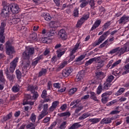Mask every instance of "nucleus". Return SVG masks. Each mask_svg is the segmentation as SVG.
<instances>
[{
	"instance_id": "57",
	"label": "nucleus",
	"mask_w": 129,
	"mask_h": 129,
	"mask_svg": "<svg viewBox=\"0 0 129 129\" xmlns=\"http://www.w3.org/2000/svg\"><path fill=\"white\" fill-rule=\"evenodd\" d=\"M116 102H117V101L116 100H113L109 102V103H108L107 105H109L110 106L111 105H113V104H114V103H116Z\"/></svg>"
},
{
	"instance_id": "34",
	"label": "nucleus",
	"mask_w": 129,
	"mask_h": 129,
	"mask_svg": "<svg viewBox=\"0 0 129 129\" xmlns=\"http://www.w3.org/2000/svg\"><path fill=\"white\" fill-rule=\"evenodd\" d=\"M12 90L13 92H18V91H20V86H19V85H17L13 86Z\"/></svg>"
},
{
	"instance_id": "29",
	"label": "nucleus",
	"mask_w": 129,
	"mask_h": 129,
	"mask_svg": "<svg viewBox=\"0 0 129 129\" xmlns=\"http://www.w3.org/2000/svg\"><path fill=\"white\" fill-rule=\"evenodd\" d=\"M124 88H120L118 91H117V92L115 93V95L117 96H118V95H121V94L124 92Z\"/></svg>"
},
{
	"instance_id": "28",
	"label": "nucleus",
	"mask_w": 129,
	"mask_h": 129,
	"mask_svg": "<svg viewBox=\"0 0 129 129\" xmlns=\"http://www.w3.org/2000/svg\"><path fill=\"white\" fill-rule=\"evenodd\" d=\"M5 27H6V24L4 23H2L1 24L0 35H4V33H5Z\"/></svg>"
},
{
	"instance_id": "36",
	"label": "nucleus",
	"mask_w": 129,
	"mask_h": 129,
	"mask_svg": "<svg viewBox=\"0 0 129 129\" xmlns=\"http://www.w3.org/2000/svg\"><path fill=\"white\" fill-rule=\"evenodd\" d=\"M71 115V113L68 112H64L60 114V116H67V117H69Z\"/></svg>"
},
{
	"instance_id": "40",
	"label": "nucleus",
	"mask_w": 129,
	"mask_h": 129,
	"mask_svg": "<svg viewBox=\"0 0 129 129\" xmlns=\"http://www.w3.org/2000/svg\"><path fill=\"white\" fill-rule=\"evenodd\" d=\"M127 21V18L124 16H123L119 20V24H122V23H125Z\"/></svg>"
},
{
	"instance_id": "50",
	"label": "nucleus",
	"mask_w": 129,
	"mask_h": 129,
	"mask_svg": "<svg viewBox=\"0 0 129 129\" xmlns=\"http://www.w3.org/2000/svg\"><path fill=\"white\" fill-rule=\"evenodd\" d=\"M50 120H51V118L50 117H46L43 119V121L44 123H47V122H49Z\"/></svg>"
},
{
	"instance_id": "39",
	"label": "nucleus",
	"mask_w": 129,
	"mask_h": 129,
	"mask_svg": "<svg viewBox=\"0 0 129 129\" xmlns=\"http://www.w3.org/2000/svg\"><path fill=\"white\" fill-rule=\"evenodd\" d=\"M77 91V88H74L73 89H71L69 91V94L70 95H72V94H74L75 92Z\"/></svg>"
},
{
	"instance_id": "51",
	"label": "nucleus",
	"mask_w": 129,
	"mask_h": 129,
	"mask_svg": "<svg viewBox=\"0 0 129 129\" xmlns=\"http://www.w3.org/2000/svg\"><path fill=\"white\" fill-rule=\"evenodd\" d=\"M12 116V113H10L8 115L4 117V120H8V119H10V118H11Z\"/></svg>"
},
{
	"instance_id": "31",
	"label": "nucleus",
	"mask_w": 129,
	"mask_h": 129,
	"mask_svg": "<svg viewBox=\"0 0 129 129\" xmlns=\"http://www.w3.org/2000/svg\"><path fill=\"white\" fill-rule=\"evenodd\" d=\"M96 62L98 63V67H103V65H104V61L103 60H102L100 59V57H99V60L96 61Z\"/></svg>"
},
{
	"instance_id": "21",
	"label": "nucleus",
	"mask_w": 129,
	"mask_h": 129,
	"mask_svg": "<svg viewBox=\"0 0 129 129\" xmlns=\"http://www.w3.org/2000/svg\"><path fill=\"white\" fill-rule=\"evenodd\" d=\"M96 76L97 77V78H99L100 79H102L105 77V75H104V73L101 72H98L96 73Z\"/></svg>"
},
{
	"instance_id": "7",
	"label": "nucleus",
	"mask_w": 129,
	"mask_h": 129,
	"mask_svg": "<svg viewBox=\"0 0 129 129\" xmlns=\"http://www.w3.org/2000/svg\"><path fill=\"white\" fill-rule=\"evenodd\" d=\"M58 35L61 40H67L68 36L66 31L64 29H61L58 33Z\"/></svg>"
},
{
	"instance_id": "22",
	"label": "nucleus",
	"mask_w": 129,
	"mask_h": 129,
	"mask_svg": "<svg viewBox=\"0 0 129 129\" xmlns=\"http://www.w3.org/2000/svg\"><path fill=\"white\" fill-rule=\"evenodd\" d=\"M48 114V112L46 111H44V110H42L41 111V114L38 116V119L40 120V119H42L43 117L44 116H46Z\"/></svg>"
},
{
	"instance_id": "47",
	"label": "nucleus",
	"mask_w": 129,
	"mask_h": 129,
	"mask_svg": "<svg viewBox=\"0 0 129 129\" xmlns=\"http://www.w3.org/2000/svg\"><path fill=\"white\" fill-rule=\"evenodd\" d=\"M41 97L42 98H45L47 97V91H46V90H44L42 91Z\"/></svg>"
},
{
	"instance_id": "48",
	"label": "nucleus",
	"mask_w": 129,
	"mask_h": 129,
	"mask_svg": "<svg viewBox=\"0 0 129 129\" xmlns=\"http://www.w3.org/2000/svg\"><path fill=\"white\" fill-rule=\"evenodd\" d=\"M83 109V106L78 107L75 110V113H78L81 110Z\"/></svg>"
},
{
	"instance_id": "26",
	"label": "nucleus",
	"mask_w": 129,
	"mask_h": 129,
	"mask_svg": "<svg viewBox=\"0 0 129 129\" xmlns=\"http://www.w3.org/2000/svg\"><path fill=\"white\" fill-rule=\"evenodd\" d=\"M91 94V98L94 100V101L98 102V99H97V97H96V94L95 93L92 92L90 93Z\"/></svg>"
},
{
	"instance_id": "54",
	"label": "nucleus",
	"mask_w": 129,
	"mask_h": 129,
	"mask_svg": "<svg viewBox=\"0 0 129 129\" xmlns=\"http://www.w3.org/2000/svg\"><path fill=\"white\" fill-rule=\"evenodd\" d=\"M67 122L66 121H64L63 122L60 126V129H64L66 127V124H67Z\"/></svg>"
},
{
	"instance_id": "4",
	"label": "nucleus",
	"mask_w": 129,
	"mask_h": 129,
	"mask_svg": "<svg viewBox=\"0 0 129 129\" xmlns=\"http://www.w3.org/2000/svg\"><path fill=\"white\" fill-rule=\"evenodd\" d=\"M1 15L3 18H9L10 16V6H4L2 10Z\"/></svg>"
},
{
	"instance_id": "49",
	"label": "nucleus",
	"mask_w": 129,
	"mask_h": 129,
	"mask_svg": "<svg viewBox=\"0 0 129 129\" xmlns=\"http://www.w3.org/2000/svg\"><path fill=\"white\" fill-rule=\"evenodd\" d=\"M47 73V70L45 69H43L40 72H39V76H42Z\"/></svg>"
},
{
	"instance_id": "35",
	"label": "nucleus",
	"mask_w": 129,
	"mask_h": 129,
	"mask_svg": "<svg viewBox=\"0 0 129 129\" xmlns=\"http://www.w3.org/2000/svg\"><path fill=\"white\" fill-rule=\"evenodd\" d=\"M30 41H36L37 39V34L33 33L30 35Z\"/></svg>"
},
{
	"instance_id": "3",
	"label": "nucleus",
	"mask_w": 129,
	"mask_h": 129,
	"mask_svg": "<svg viewBox=\"0 0 129 129\" xmlns=\"http://www.w3.org/2000/svg\"><path fill=\"white\" fill-rule=\"evenodd\" d=\"M26 51L23 53V56L25 59H27V58H29L30 55H33L34 54L35 49L34 48L30 46L26 47Z\"/></svg>"
},
{
	"instance_id": "55",
	"label": "nucleus",
	"mask_w": 129,
	"mask_h": 129,
	"mask_svg": "<svg viewBox=\"0 0 129 129\" xmlns=\"http://www.w3.org/2000/svg\"><path fill=\"white\" fill-rule=\"evenodd\" d=\"M34 89H38V87H34L32 86H29L28 87V90H29L30 91H33V90H34Z\"/></svg>"
},
{
	"instance_id": "38",
	"label": "nucleus",
	"mask_w": 129,
	"mask_h": 129,
	"mask_svg": "<svg viewBox=\"0 0 129 129\" xmlns=\"http://www.w3.org/2000/svg\"><path fill=\"white\" fill-rule=\"evenodd\" d=\"M27 128L35 129L36 128V125L33 123H30L26 126Z\"/></svg>"
},
{
	"instance_id": "9",
	"label": "nucleus",
	"mask_w": 129,
	"mask_h": 129,
	"mask_svg": "<svg viewBox=\"0 0 129 129\" xmlns=\"http://www.w3.org/2000/svg\"><path fill=\"white\" fill-rule=\"evenodd\" d=\"M10 9L13 14H19V13H20V12L21 11V9L17 4L13 5L10 7Z\"/></svg>"
},
{
	"instance_id": "58",
	"label": "nucleus",
	"mask_w": 129,
	"mask_h": 129,
	"mask_svg": "<svg viewBox=\"0 0 129 129\" xmlns=\"http://www.w3.org/2000/svg\"><path fill=\"white\" fill-rule=\"evenodd\" d=\"M24 105L26 104H29V105H34V101H27L26 102L23 103Z\"/></svg>"
},
{
	"instance_id": "12",
	"label": "nucleus",
	"mask_w": 129,
	"mask_h": 129,
	"mask_svg": "<svg viewBox=\"0 0 129 129\" xmlns=\"http://www.w3.org/2000/svg\"><path fill=\"white\" fill-rule=\"evenodd\" d=\"M105 40V38L101 35L98 41H96L95 42L93 43V46H98V45H100V44H101L102 42H103Z\"/></svg>"
},
{
	"instance_id": "5",
	"label": "nucleus",
	"mask_w": 129,
	"mask_h": 129,
	"mask_svg": "<svg viewBox=\"0 0 129 129\" xmlns=\"http://www.w3.org/2000/svg\"><path fill=\"white\" fill-rule=\"evenodd\" d=\"M18 62H19V58L16 57L14 60L11 62L10 67V72H14V71H15L16 68L17 67V64H18Z\"/></svg>"
},
{
	"instance_id": "56",
	"label": "nucleus",
	"mask_w": 129,
	"mask_h": 129,
	"mask_svg": "<svg viewBox=\"0 0 129 129\" xmlns=\"http://www.w3.org/2000/svg\"><path fill=\"white\" fill-rule=\"evenodd\" d=\"M85 58V56L84 55H81L78 58L76 59L77 62H79V61H82V60H83Z\"/></svg>"
},
{
	"instance_id": "60",
	"label": "nucleus",
	"mask_w": 129,
	"mask_h": 129,
	"mask_svg": "<svg viewBox=\"0 0 129 129\" xmlns=\"http://www.w3.org/2000/svg\"><path fill=\"white\" fill-rule=\"evenodd\" d=\"M89 18V14H84L82 18H83L85 21H86Z\"/></svg>"
},
{
	"instance_id": "32",
	"label": "nucleus",
	"mask_w": 129,
	"mask_h": 129,
	"mask_svg": "<svg viewBox=\"0 0 129 129\" xmlns=\"http://www.w3.org/2000/svg\"><path fill=\"white\" fill-rule=\"evenodd\" d=\"M30 69V64L29 63H26V66H24L22 68V71L23 72V73L26 74L27 73V69Z\"/></svg>"
},
{
	"instance_id": "30",
	"label": "nucleus",
	"mask_w": 129,
	"mask_h": 129,
	"mask_svg": "<svg viewBox=\"0 0 129 129\" xmlns=\"http://www.w3.org/2000/svg\"><path fill=\"white\" fill-rule=\"evenodd\" d=\"M111 86V84H110V83H109V82L106 81L104 83V86L103 89H105V90H107V89H108Z\"/></svg>"
},
{
	"instance_id": "63",
	"label": "nucleus",
	"mask_w": 129,
	"mask_h": 129,
	"mask_svg": "<svg viewBox=\"0 0 129 129\" xmlns=\"http://www.w3.org/2000/svg\"><path fill=\"white\" fill-rule=\"evenodd\" d=\"M7 78L9 79V80H13L14 79V75H7Z\"/></svg>"
},
{
	"instance_id": "33",
	"label": "nucleus",
	"mask_w": 129,
	"mask_h": 129,
	"mask_svg": "<svg viewBox=\"0 0 129 129\" xmlns=\"http://www.w3.org/2000/svg\"><path fill=\"white\" fill-rule=\"evenodd\" d=\"M23 18V16L21 15H18V17L16 18H13L12 21L14 22V24H18V22H19L20 19Z\"/></svg>"
},
{
	"instance_id": "25",
	"label": "nucleus",
	"mask_w": 129,
	"mask_h": 129,
	"mask_svg": "<svg viewBox=\"0 0 129 129\" xmlns=\"http://www.w3.org/2000/svg\"><path fill=\"white\" fill-rule=\"evenodd\" d=\"M85 22L84 18H81L80 20L78 21L77 24V28H79V27H81V25Z\"/></svg>"
},
{
	"instance_id": "16",
	"label": "nucleus",
	"mask_w": 129,
	"mask_h": 129,
	"mask_svg": "<svg viewBox=\"0 0 129 129\" xmlns=\"http://www.w3.org/2000/svg\"><path fill=\"white\" fill-rule=\"evenodd\" d=\"M98 60H99V57H94L93 58H91L90 60H89L86 63L85 65L86 66H88V65H90L91 64H92L94 61H98Z\"/></svg>"
},
{
	"instance_id": "14",
	"label": "nucleus",
	"mask_w": 129,
	"mask_h": 129,
	"mask_svg": "<svg viewBox=\"0 0 129 129\" xmlns=\"http://www.w3.org/2000/svg\"><path fill=\"white\" fill-rule=\"evenodd\" d=\"M58 104H59V101H55L54 102H53L51 106L49 108L50 111H53V110H55V108L57 107Z\"/></svg>"
},
{
	"instance_id": "17",
	"label": "nucleus",
	"mask_w": 129,
	"mask_h": 129,
	"mask_svg": "<svg viewBox=\"0 0 129 129\" xmlns=\"http://www.w3.org/2000/svg\"><path fill=\"white\" fill-rule=\"evenodd\" d=\"M89 116H90V113L89 112L85 113L83 114L81 116L79 117V120H84L85 118H87Z\"/></svg>"
},
{
	"instance_id": "11",
	"label": "nucleus",
	"mask_w": 129,
	"mask_h": 129,
	"mask_svg": "<svg viewBox=\"0 0 129 129\" xmlns=\"http://www.w3.org/2000/svg\"><path fill=\"white\" fill-rule=\"evenodd\" d=\"M70 51V61H73L74 59L75 58V55H74V54H75V53L77 52V50L74 48H73V49H71Z\"/></svg>"
},
{
	"instance_id": "10",
	"label": "nucleus",
	"mask_w": 129,
	"mask_h": 129,
	"mask_svg": "<svg viewBox=\"0 0 129 129\" xmlns=\"http://www.w3.org/2000/svg\"><path fill=\"white\" fill-rule=\"evenodd\" d=\"M73 70L72 69H66L63 70L62 71V76L63 77H68L69 76L71 73H72Z\"/></svg>"
},
{
	"instance_id": "46",
	"label": "nucleus",
	"mask_w": 129,
	"mask_h": 129,
	"mask_svg": "<svg viewBox=\"0 0 129 129\" xmlns=\"http://www.w3.org/2000/svg\"><path fill=\"white\" fill-rule=\"evenodd\" d=\"M110 26V22H106L104 25V27L103 28V31H105V30H106V29H107V28H108V27Z\"/></svg>"
},
{
	"instance_id": "45",
	"label": "nucleus",
	"mask_w": 129,
	"mask_h": 129,
	"mask_svg": "<svg viewBox=\"0 0 129 129\" xmlns=\"http://www.w3.org/2000/svg\"><path fill=\"white\" fill-rule=\"evenodd\" d=\"M78 15H79L78 8H75L74 11V16L75 17H78Z\"/></svg>"
},
{
	"instance_id": "13",
	"label": "nucleus",
	"mask_w": 129,
	"mask_h": 129,
	"mask_svg": "<svg viewBox=\"0 0 129 129\" xmlns=\"http://www.w3.org/2000/svg\"><path fill=\"white\" fill-rule=\"evenodd\" d=\"M42 16L44 18L45 21H47V22L51 21L52 19L51 15H50L49 13H43L42 14Z\"/></svg>"
},
{
	"instance_id": "43",
	"label": "nucleus",
	"mask_w": 129,
	"mask_h": 129,
	"mask_svg": "<svg viewBox=\"0 0 129 129\" xmlns=\"http://www.w3.org/2000/svg\"><path fill=\"white\" fill-rule=\"evenodd\" d=\"M16 73L18 79H21V78H22V74L21 73V72H20V71L19 70H17L16 71Z\"/></svg>"
},
{
	"instance_id": "1",
	"label": "nucleus",
	"mask_w": 129,
	"mask_h": 129,
	"mask_svg": "<svg viewBox=\"0 0 129 129\" xmlns=\"http://www.w3.org/2000/svg\"><path fill=\"white\" fill-rule=\"evenodd\" d=\"M127 48H128V45L127 44H124L121 48L117 47L112 49L109 51V52H108V54L112 55L115 53H117V54H119V55H122V54L125 53L126 51H128V49L127 50Z\"/></svg>"
},
{
	"instance_id": "44",
	"label": "nucleus",
	"mask_w": 129,
	"mask_h": 129,
	"mask_svg": "<svg viewBox=\"0 0 129 129\" xmlns=\"http://www.w3.org/2000/svg\"><path fill=\"white\" fill-rule=\"evenodd\" d=\"M36 115H35V114L34 113H32L30 117V119L31 121H32V122H35V121H36Z\"/></svg>"
},
{
	"instance_id": "42",
	"label": "nucleus",
	"mask_w": 129,
	"mask_h": 129,
	"mask_svg": "<svg viewBox=\"0 0 129 129\" xmlns=\"http://www.w3.org/2000/svg\"><path fill=\"white\" fill-rule=\"evenodd\" d=\"M101 91H102V86L100 85L97 90V94H100L101 93Z\"/></svg>"
},
{
	"instance_id": "53",
	"label": "nucleus",
	"mask_w": 129,
	"mask_h": 129,
	"mask_svg": "<svg viewBox=\"0 0 129 129\" xmlns=\"http://www.w3.org/2000/svg\"><path fill=\"white\" fill-rule=\"evenodd\" d=\"M6 37L4 35H0V42L1 43H5Z\"/></svg>"
},
{
	"instance_id": "23",
	"label": "nucleus",
	"mask_w": 129,
	"mask_h": 129,
	"mask_svg": "<svg viewBox=\"0 0 129 129\" xmlns=\"http://www.w3.org/2000/svg\"><path fill=\"white\" fill-rule=\"evenodd\" d=\"M80 2L82 3L80 6L82 8H84V7H86V6L88 5V2L86 1V0H81L80 1Z\"/></svg>"
},
{
	"instance_id": "52",
	"label": "nucleus",
	"mask_w": 129,
	"mask_h": 129,
	"mask_svg": "<svg viewBox=\"0 0 129 129\" xmlns=\"http://www.w3.org/2000/svg\"><path fill=\"white\" fill-rule=\"evenodd\" d=\"M114 77L113 76H110L108 77V78L107 79V82L109 83H111L112 82V80H113Z\"/></svg>"
},
{
	"instance_id": "59",
	"label": "nucleus",
	"mask_w": 129,
	"mask_h": 129,
	"mask_svg": "<svg viewBox=\"0 0 129 129\" xmlns=\"http://www.w3.org/2000/svg\"><path fill=\"white\" fill-rule=\"evenodd\" d=\"M37 97H39V94H38V92H35L33 93V99H37Z\"/></svg>"
},
{
	"instance_id": "24",
	"label": "nucleus",
	"mask_w": 129,
	"mask_h": 129,
	"mask_svg": "<svg viewBox=\"0 0 129 129\" xmlns=\"http://www.w3.org/2000/svg\"><path fill=\"white\" fill-rule=\"evenodd\" d=\"M42 58V55H40L39 56H38L37 58L34 59V60L32 62V65H33V66L37 65L39 61H40V60H41Z\"/></svg>"
},
{
	"instance_id": "20",
	"label": "nucleus",
	"mask_w": 129,
	"mask_h": 129,
	"mask_svg": "<svg viewBox=\"0 0 129 129\" xmlns=\"http://www.w3.org/2000/svg\"><path fill=\"white\" fill-rule=\"evenodd\" d=\"M83 76H84L83 74H82L81 73H79L75 79V81L78 82L79 81H81L83 79Z\"/></svg>"
},
{
	"instance_id": "62",
	"label": "nucleus",
	"mask_w": 129,
	"mask_h": 129,
	"mask_svg": "<svg viewBox=\"0 0 129 129\" xmlns=\"http://www.w3.org/2000/svg\"><path fill=\"white\" fill-rule=\"evenodd\" d=\"M110 34V32L109 31H107V32H105L103 35L102 36L104 37V38L105 39H106V37H107V36H108V35H109Z\"/></svg>"
},
{
	"instance_id": "37",
	"label": "nucleus",
	"mask_w": 129,
	"mask_h": 129,
	"mask_svg": "<svg viewBox=\"0 0 129 129\" xmlns=\"http://www.w3.org/2000/svg\"><path fill=\"white\" fill-rule=\"evenodd\" d=\"M56 53L57 54V57L58 58H60L62 55H64L65 54V51H61V49H58L56 51Z\"/></svg>"
},
{
	"instance_id": "19",
	"label": "nucleus",
	"mask_w": 129,
	"mask_h": 129,
	"mask_svg": "<svg viewBox=\"0 0 129 129\" xmlns=\"http://www.w3.org/2000/svg\"><path fill=\"white\" fill-rule=\"evenodd\" d=\"M67 64H68L67 61H64L62 62H61L60 64V65L58 67L57 71H60L61 69H63V68H64L66 66V65H67Z\"/></svg>"
},
{
	"instance_id": "15",
	"label": "nucleus",
	"mask_w": 129,
	"mask_h": 129,
	"mask_svg": "<svg viewBox=\"0 0 129 129\" xmlns=\"http://www.w3.org/2000/svg\"><path fill=\"white\" fill-rule=\"evenodd\" d=\"M101 23V20H97L93 25L91 29V30L93 31V30H95L96 28H98V27H99V25H100Z\"/></svg>"
},
{
	"instance_id": "18",
	"label": "nucleus",
	"mask_w": 129,
	"mask_h": 129,
	"mask_svg": "<svg viewBox=\"0 0 129 129\" xmlns=\"http://www.w3.org/2000/svg\"><path fill=\"white\" fill-rule=\"evenodd\" d=\"M100 122L101 124H108L111 122V119L109 118H104Z\"/></svg>"
},
{
	"instance_id": "8",
	"label": "nucleus",
	"mask_w": 129,
	"mask_h": 129,
	"mask_svg": "<svg viewBox=\"0 0 129 129\" xmlns=\"http://www.w3.org/2000/svg\"><path fill=\"white\" fill-rule=\"evenodd\" d=\"M121 62V60L119 59L117 61L113 63V60H111L109 61L108 63L107 64V67H108V68H109V67H110V69H112V68H114L115 66H117V65H118V64H119V63H120Z\"/></svg>"
},
{
	"instance_id": "41",
	"label": "nucleus",
	"mask_w": 129,
	"mask_h": 129,
	"mask_svg": "<svg viewBox=\"0 0 129 129\" xmlns=\"http://www.w3.org/2000/svg\"><path fill=\"white\" fill-rule=\"evenodd\" d=\"M74 49H75V50H76L77 51L79 49H81V46H80V42H78L75 45Z\"/></svg>"
},
{
	"instance_id": "27",
	"label": "nucleus",
	"mask_w": 129,
	"mask_h": 129,
	"mask_svg": "<svg viewBox=\"0 0 129 129\" xmlns=\"http://www.w3.org/2000/svg\"><path fill=\"white\" fill-rule=\"evenodd\" d=\"M89 121H90V122H92V123H97V122H99V121H100V118H91L89 119Z\"/></svg>"
},
{
	"instance_id": "2",
	"label": "nucleus",
	"mask_w": 129,
	"mask_h": 129,
	"mask_svg": "<svg viewBox=\"0 0 129 129\" xmlns=\"http://www.w3.org/2000/svg\"><path fill=\"white\" fill-rule=\"evenodd\" d=\"M50 29L48 30L46 33L47 37H52L56 33V28H57L56 22L51 21L49 23Z\"/></svg>"
},
{
	"instance_id": "6",
	"label": "nucleus",
	"mask_w": 129,
	"mask_h": 129,
	"mask_svg": "<svg viewBox=\"0 0 129 129\" xmlns=\"http://www.w3.org/2000/svg\"><path fill=\"white\" fill-rule=\"evenodd\" d=\"M9 45H10V42L8 41L6 43V53L8 55H11V54L15 53V49L14 48V47Z\"/></svg>"
},
{
	"instance_id": "64",
	"label": "nucleus",
	"mask_w": 129,
	"mask_h": 129,
	"mask_svg": "<svg viewBox=\"0 0 129 129\" xmlns=\"http://www.w3.org/2000/svg\"><path fill=\"white\" fill-rule=\"evenodd\" d=\"M57 124V122L54 121L50 125V126L49 127L50 129H53V127H55V126Z\"/></svg>"
},
{
	"instance_id": "61",
	"label": "nucleus",
	"mask_w": 129,
	"mask_h": 129,
	"mask_svg": "<svg viewBox=\"0 0 129 129\" xmlns=\"http://www.w3.org/2000/svg\"><path fill=\"white\" fill-rule=\"evenodd\" d=\"M53 86L55 88H60L61 87V86H60V84L59 83H55L53 84Z\"/></svg>"
}]
</instances>
